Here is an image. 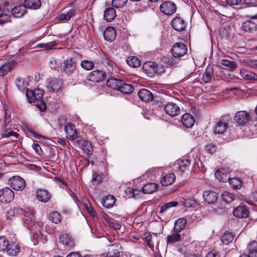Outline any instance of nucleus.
Segmentation results:
<instances>
[{
    "label": "nucleus",
    "mask_w": 257,
    "mask_h": 257,
    "mask_svg": "<svg viewBox=\"0 0 257 257\" xmlns=\"http://www.w3.org/2000/svg\"><path fill=\"white\" fill-rule=\"evenodd\" d=\"M43 90L38 88L33 90L26 89V96L28 98V101L30 103L34 102L39 101L37 104V106L40 108L41 111H44L46 109V106L44 103V101L42 100L43 96Z\"/></svg>",
    "instance_id": "1"
},
{
    "label": "nucleus",
    "mask_w": 257,
    "mask_h": 257,
    "mask_svg": "<svg viewBox=\"0 0 257 257\" xmlns=\"http://www.w3.org/2000/svg\"><path fill=\"white\" fill-rule=\"evenodd\" d=\"M144 72L149 77L155 75H161L165 71V67L163 65H158L153 61L145 62L143 66Z\"/></svg>",
    "instance_id": "2"
},
{
    "label": "nucleus",
    "mask_w": 257,
    "mask_h": 257,
    "mask_svg": "<svg viewBox=\"0 0 257 257\" xmlns=\"http://www.w3.org/2000/svg\"><path fill=\"white\" fill-rule=\"evenodd\" d=\"M63 72L68 76H72L73 74H77L78 77L82 76V74H78V70L77 68V62L76 60L70 57L63 62Z\"/></svg>",
    "instance_id": "3"
},
{
    "label": "nucleus",
    "mask_w": 257,
    "mask_h": 257,
    "mask_svg": "<svg viewBox=\"0 0 257 257\" xmlns=\"http://www.w3.org/2000/svg\"><path fill=\"white\" fill-rule=\"evenodd\" d=\"M231 120V117L229 114H225L222 116L216 124L214 128L215 133L222 134L225 132L228 127V124Z\"/></svg>",
    "instance_id": "4"
},
{
    "label": "nucleus",
    "mask_w": 257,
    "mask_h": 257,
    "mask_svg": "<svg viewBox=\"0 0 257 257\" xmlns=\"http://www.w3.org/2000/svg\"><path fill=\"white\" fill-rule=\"evenodd\" d=\"M251 119L249 113L245 110L237 111L234 117L235 122L239 126L245 125Z\"/></svg>",
    "instance_id": "5"
},
{
    "label": "nucleus",
    "mask_w": 257,
    "mask_h": 257,
    "mask_svg": "<svg viewBox=\"0 0 257 257\" xmlns=\"http://www.w3.org/2000/svg\"><path fill=\"white\" fill-rule=\"evenodd\" d=\"M171 53L174 58H179L184 56L187 52L186 46L183 43H175L171 48Z\"/></svg>",
    "instance_id": "6"
},
{
    "label": "nucleus",
    "mask_w": 257,
    "mask_h": 257,
    "mask_svg": "<svg viewBox=\"0 0 257 257\" xmlns=\"http://www.w3.org/2000/svg\"><path fill=\"white\" fill-rule=\"evenodd\" d=\"M9 184L12 188L16 191H22L26 186L24 179L18 176L11 177L9 180Z\"/></svg>",
    "instance_id": "7"
},
{
    "label": "nucleus",
    "mask_w": 257,
    "mask_h": 257,
    "mask_svg": "<svg viewBox=\"0 0 257 257\" xmlns=\"http://www.w3.org/2000/svg\"><path fill=\"white\" fill-rule=\"evenodd\" d=\"M10 123L6 124L5 126L4 122L2 123L1 136L2 138H11L13 141H15L18 139V134L13 131L12 126Z\"/></svg>",
    "instance_id": "8"
},
{
    "label": "nucleus",
    "mask_w": 257,
    "mask_h": 257,
    "mask_svg": "<svg viewBox=\"0 0 257 257\" xmlns=\"http://www.w3.org/2000/svg\"><path fill=\"white\" fill-rule=\"evenodd\" d=\"M24 224L29 230H36L37 224L32 211L26 212L24 215Z\"/></svg>",
    "instance_id": "9"
},
{
    "label": "nucleus",
    "mask_w": 257,
    "mask_h": 257,
    "mask_svg": "<svg viewBox=\"0 0 257 257\" xmlns=\"http://www.w3.org/2000/svg\"><path fill=\"white\" fill-rule=\"evenodd\" d=\"M14 192L9 187L0 189V201L3 203H10L14 199Z\"/></svg>",
    "instance_id": "10"
},
{
    "label": "nucleus",
    "mask_w": 257,
    "mask_h": 257,
    "mask_svg": "<svg viewBox=\"0 0 257 257\" xmlns=\"http://www.w3.org/2000/svg\"><path fill=\"white\" fill-rule=\"evenodd\" d=\"M160 10L165 15H171L176 12L177 6L172 1H166L160 5Z\"/></svg>",
    "instance_id": "11"
},
{
    "label": "nucleus",
    "mask_w": 257,
    "mask_h": 257,
    "mask_svg": "<svg viewBox=\"0 0 257 257\" xmlns=\"http://www.w3.org/2000/svg\"><path fill=\"white\" fill-rule=\"evenodd\" d=\"M107 76L106 72L96 70L90 72L87 76L88 80L92 82H99L104 80Z\"/></svg>",
    "instance_id": "12"
},
{
    "label": "nucleus",
    "mask_w": 257,
    "mask_h": 257,
    "mask_svg": "<svg viewBox=\"0 0 257 257\" xmlns=\"http://www.w3.org/2000/svg\"><path fill=\"white\" fill-rule=\"evenodd\" d=\"M164 109L166 113L172 117L179 115L180 112V107L173 102H169L166 104Z\"/></svg>",
    "instance_id": "13"
},
{
    "label": "nucleus",
    "mask_w": 257,
    "mask_h": 257,
    "mask_svg": "<svg viewBox=\"0 0 257 257\" xmlns=\"http://www.w3.org/2000/svg\"><path fill=\"white\" fill-rule=\"evenodd\" d=\"M186 25L187 24L184 20L179 16L174 18L171 22L172 28L178 32L184 30L186 27Z\"/></svg>",
    "instance_id": "14"
},
{
    "label": "nucleus",
    "mask_w": 257,
    "mask_h": 257,
    "mask_svg": "<svg viewBox=\"0 0 257 257\" xmlns=\"http://www.w3.org/2000/svg\"><path fill=\"white\" fill-rule=\"evenodd\" d=\"M203 197L204 201L208 204H214L218 198V194L212 190H206L204 191Z\"/></svg>",
    "instance_id": "15"
},
{
    "label": "nucleus",
    "mask_w": 257,
    "mask_h": 257,
    "mask_svg": "<svg viewBox=\"0 0 257 257\" xmlns=\"http://www.w3.org/2000/svg\"><path fill=\"white\" fill-rule=\"evenodd\" d=\"M59 242L63 245L65 249H70L74 245L73 239L67 233L61 235L59 237Z\"/></svg>",
    "instance_id": "16"
},
{
    "label": "nucleus",
    "mask_w": 257,
    "mask_h": 257,
    "mask_svg": "<svg viewBox=\"0 0 257 257\" xmlns=\"http://www.w3.org/2000/svg\"><path fill=\"white\" fill-rule=\"evenodd\" d=\"M101 63L107 70V72H106V74L110 75L113 73L115 64L112 61L104 55L101 58Z\"/></svg>",
    "instance_id": "17"
},
{
    "label": "nucleus",
    "mask_w": 257,
    "mask_h": 257,
    "mask_svg": "<svg viewBox=\"0 0 257 257\" xmlns=\"http://www.w3.org/2000/svg\"><path fill=\"white\" fill-rule=\"evenodd\" d=\"M36 195L37 199L43 202H48L51 198V193L47 190L40 189L36 192Z\"/></svg>",
    "instance_id": "18"
},
{
    "label": "nucleus",
    "mask_w": 257,
    "mask_h": 257,
    "mask_svg": "<svg viewBox=\"0 0 257 257\" xmlns=\"http://www.w3.org/2000/svg\"><path fill=\"white\" fill-rule=\"evenodd\" d=\"M242 29L245 32L252 33L257 30V24L252 20H247L242 24Z\"/></svg>",
    "instance_id": "19"
},
{
    "label": "nucleus",
    "mask_w": 257,
    "mask_h": 257,
    "mask_svg": "<svg viewBox=\"0 0 257 257\" xmlns=\"http://www.w3.org/2000/svg\"><path fill=\"white\" fill-rule=\"evenodd\" d=\"M139 98L145 102H149L154 99L153 94L149 90L147 89H142L138 93Z\"/></svg>",
    "instance_id": "20"
},
{
    "label": "nucleus",
    "mask_w": 257,
    "mask_h": 257,
    "mask_svg": "<svg viewBox=\"0 0 257 257\" xmlns=\"http://www.w3.org/2000/svg\"><path fill=\"white\" fill-rule=\"evenodd\" d=\"M120 246L118 243H114L108 246L107 252L108 257H119L120 255L119 249Z\"/></svg>",
    "instance_id": "21"
},
{
    "label": "nucleus",
    "mask_w": 257,
    "mask_h": 257,
    "mask_svg": "<svg viewBox=\"0 0 257 257\" xmlns=\"http://www.w3.org/2000/svg\"><path fill=\"white\" fill-rule=\"evenodd\" d=\"M233 214L238 218H245L248 215V211L245 206L240 205L234 209Z\"/></svg>",
    "instance_id": "22"
},
{
    "label": "nucleus",
    "mask_w": 257,
    "mask_h": 257,
    "mask_svg": "<svg viewBox=\"0 0 257 257\" xmlns=\"http://www.w3.org/2000/svg\"><path fill=\"white\" fill-rule=\"evenodd\" d=\"M181 122L185 127L190 128L194 125L195 120L191 114L186 113L182 116Z\"/></svg>",
    "instance_id": "23"
},
{
    "label": "nucleus",
    "mask_w": 257,
    "mask_h": 257,
    "mask_svg": "<svg viewBox=\"0 0 257 257\" xmlns=\"http://www.w3.org/2000/svg\"><path fill=\"white\" fill-rule=\"evenodd\" d=\"M116 34V30L112 27H108L103 32L104 38L109 42H111L115 39Z\"/></svg>",
    "instance_id": "24"
},
{
    "label": "nucleus",
    "mask_w": 257,
    "mask_h": 257,
    "mask_svg": "<svg viewBox=\"0 0 257 257\" xmlns=\"http://www.w3.org/2000/svg\"><path fill=\"white\" fill-rule=\"evenodd\" d=\"M26 9L25 4L18 5L12 10V14L16 18H21L27 13Z\"/></svg>",
    "instance_id": "25"
},
{
    "label": "nucleus",
    "mask_w": 257,
    "mask_h": 257,
    "mask_svg": "<svg viewBox=\"0 0 257 257\" xmlns=\"http://www.w3.org/2000/svg\"><path fill=\"white\" fill-rule=\"evenodd\" d=\"M6 251L9 254H15L16 252L11 251V247H10L9 241L6 237L0 236V251Z\"/></svg>",
    "instance_id": "26"
},
{
    "label": "nucleus",
    "mask_w": 257,
    "mask_h": 257,
    "mask_svg": "<svg viewBox=\"0 0 257 257\" xmlns=\"http://www.w3.org/2000/svg\"><path fill=\"white\" fill-rule=\"evenodd\" d=\"M122 80L114 78H110L106 81V85L112 89L119 90L121 85H122Z\"/></svg>",
    "instance_id": "27"
},
{
    "label": "nucleus",
    "mask_w": 257,
    "mask_h": 257,
    "mask_svg": "<svg viewBox=\"0 0 257 257\" xmlns=\"http://www.w3.org/2000/svg\"><path fill=\"white\" fill-rule=\"evenodd\" d=\"M176 180V176L174 173H170L164 176L161 180L162 186H167L172 184Z\"/></svg>",
    "instance_id": "28"
},
{
    "label": "nucleus",
    "mask_w": 257,
    "mask_h": 257,
    "mask_svg": "<svg viewBox=\"0 0 257 257\" xmlns=\"http://www.w3.org/2000/svg\"><path fill=\"white\" fill-rule=\"evenodd\" d=\"M241 76L247 80H257V75L250 71L242 69L240 71Z\"/></svg>",
    "instance_id": "29"
},
{
    "label": "nucleus",
    "mask_w": 257,
    "mask_h": 257,
    "mask_svg": "<svg viewBox=\"0 0 257 257\" xmlns=\"http://www.w3.org/2000/svg\"><path fill=\"white\" fill-rule=\"evenodd\" d=\"M158 188L157 184L154 183H147L142 187V191L144 194H152L155 192Z\"/></svg>",
    "instance_id": "30"
},
{
    "label": "nucleus",
    "mask_w": 257,
    "mask_h": 257,
    "mask_svg": "<svg viewBox=\"0 0 257 257\" xmlns=\"http://www.w3.org/2000/svg\"><path fill=\"white\" fill-rule=\"evenodd\" d=\"M187 220L184 218H180L176 220L173 230L174 232H181L185 227Z\"/></svg>",
    "instance_id": "31"
},
{
    "label": "nucleus",
    "mask_w": 257,
    "mask_h": 257,
    "mask_svg": "<svg viewBox=\"0 0 257 257\" xmlns=\"http://www.w3.org/2000/svg\"><path fill=\"white\" fill-rule=\"evenodd\" d=\"M213 77V69L212 66H208L202 77L203 81L205 83H209Z\"/></svg>",
    "instance_id": "32"
},
{
    "label": "nucleus",
    "mask_w": 257,
    "mask_h": 257,
    "mask_svg": "<svg viewBox=\"0 0 257 257\" xmlns=\"http://www.w3.org/2000/svg\"><path fill=\"white\" fill-rule=\"evenodd\" d=\"M234 239V234L230 231H226L221 237V240L223 244L228 245L232 242Z\"/></svg>",
    "instance_id": "33"
},
{
    "label": "nucleus",
    "mask_w": 257,
    "mask_h": 257,
    "mask_svg": "<svg viewBox=\"0 0 257 257\" xmlns=\"http://www.w3.org/2000/svg\"><path fill=\"white\" fill-rule=\"evenodd\" d=\"M104 19L107 22H111L116 17V12L114 8H108L106 9L103 15Z\"/></svg>",
    "instance_id": "34"
},
{
    "label": "nucleus",
    "mask_w": 257,
    "mask_h": 257,
    "mask_svg": "<svg viewBox=\"0 0 257 257\" xmlns=\"http://www.w3.org/2000/svg\"><path fill=\"white\" fill-rule=\"evenodd\" d=\"M62 85L60 80L55 78L51 81L47 86V88L50 91L54 92L59 89Z\"/></svg>",
    "instance_id": "35"
},
{
    "label": "nucleus",
    "mask_w": 257,
    "mask_h": 257,
    "mask_svg": "<svg viewBox=\"0 0 257 257\" xmlns=\"http://www.w3.org/2000/svg\"><path fill=\"white\" fill-rule=\"evenodd\" d=\"M15 64L14 62L11 61L5 63L0 67V76H4L10 71Z\"/></svg>",
    "instance_id": "36"
},
{
    "label": "nucleus",
    "mask_w": 257,
    "mask_h": 257,
    "mask_svg": "<svg viewBox=\"0 0 257 257\" xmlns=\"http://www.w3.org/2000/svg\"><path fill=\"white\" fill-rule=\"evenodd\" d=\"M24 4L26 8L36 10L41 7V2L40 0H25Z\"/></svg>",
    "instance_id": "37"
},
{
    "label": "nucleus",
    "mask_w": 257,
    "mask_h": 257,
    "mask_svg": "<svg viewBox=\"0 0 257 257\" xmlns=\"http://www.w3.org/2000/svg\"><path fill=\"white\" fill-rule=\"evenodd\" d=\"M181 235L178 232H174L172 234L168 235L167 237V244H171L175 243L180 240Z\"/></svg>",
    "instance_id": "38"
},
{
    "label": "nucleus",
    "mask_w": 257,
    "mask_h": 257,
    "mask_svg": "<svg viewBox=\"0 0 257 257\" xmlns=\"http://www.w3.org/2000/svg\"><path fill=\"white\" fill-rule=\"evenodd\" d=\"M247 250L251 257H257V241L250 242L247 245Z\"/></svg>",
    "instance_id": "39"
},
{
    "label": "nucleus",
    "mask_w": 257,
    "mask_h": 257,
    "mask_svg": "<svg viewBox=\"0 0 257 257\" xmlns=\"http://www.w3.org/2000/svg\"><path fill=\"white\" fill-rule=\"evenodd\" d=\"M65 131L66 134V138L70 140L74 139V136L77 133L72 124H67L65 127Z\"/></svg>",
    "instance_id": "40"
},
{
    "label": "nucleus",
    "mask_w": 257,
    "mask_h": 257,
    "mask_svg": "<svg viewBox=\"0 0 257 257\" xmlns=\"http://www.w3.org/2000/svg\"><path fill=\"white\" fill-rule=\"evenodd\" d=\"M115 201L116 199L113 195H109L106 196L102 203L104 207L109 208L114 205Z\"/></svg>",
    "instance_id": "41"
},
{
    "label": "nucleus",
    "mask_w": 257,
    "mask_h": 257,
    "mask_svg": "<svg viewBox=\"0 0 257 257\" xmlns=\"http://www.w3.org/2000/svg\"><path fill=\"white\" fill-rule=\"evenodd\" d=\"M48 218L51 222L56 224L59 223L62 219L61 215L57 211L49 213Z\"/></svg>",
    "instance_id": "42"
},
{
    "label": "nucleus",
    "mask_w": 257,
    "mask_h": 257,
    "mask_svg": "<svg viewBox=\"0 0 257 257\" xmlns=\"http://www.w3.org/2000/svg\"><path fill=\"white\" fill-rule=\"evenodd\" d=\"M127 64L132 67H138L141 65V61L136 56H129L126 60Z\"/></svg>",
    "instance_id": "43"
},
{
    "label": "nucleus",
    "mask_w": 257,
    "mask_h": 257,
    "mask_svg": "<svg viewBox=\"0 0 257 257\" xmlns=\"http://www.w3.org/2000/svg\"><path fill=\"white\" fill-rule=\"evenodd\" d=\"M215 176L220 182H226L230 179V175L219 170L215 173Z\"/></svg>",
    "instance_id": "44"
},
{
    "label": "nucleus",
    "mask_w": 257,
    "mask_h": 257,
    "mask_svg": "<svg viewBox=\"0 0 257 257\" xmlns=\"http://www.w3.org/2000/svg\"><path fill=\"white\" fill-rule=\"evenodd\" d=\"M172 57L169 55L164 56L162 59V61L166 63V67L168 66L177 67L178 63Z\"/></svg>",
    "instance_id": "45"
},
{
    "label": "nucleus",
    "mask_w": 257,
    "mask_h": 257,
    "mask_svg": "<svg viewBox=\"0 0 257 257\" xmlns=\"http://www.w3.org/2000/svg\"><path fill=\"white\" fill-rule=\"evenodd\" d=\"M134 90V88L131 84L125 83L122 81V85H121L118 91L124 94H130L133 92Z\"/></svg>",
    "instance_id": "46"
},
{
    "label": "nucleus",
    "mask_w": 257,
    "mask_h": 257,
    "mask_svg": "<svg viewBox=\"0 0 257 257\" xmlns=\"http://www.w3.org/2000/svg\"><path fill=\"white\" fill-rule=\"evenodd\" d=\"M178 205L177 201H171L165 203L160 208L159 213H164L167 212L171 207H176Z\"/></svg>",
    "instance_id": "47"
},
{
    "label": "nucleus",
    "mask_w": 257,
    "mask_h": 257,
    "mask_svg": "<svg viewBox=\"0 0 257 257\" xmlns=\"http://www.w3.org/2000/svg\"><path fill=\"white\" fill-rule=\"evenodd\" d=\"M15 83L18 89L21 91H24L28 85L27 82L24 79L20 77H18L16 79Z\"/></svg>",
    "instance_id": "48"
},
{
    "label": "nucleus",
    "mask_w": 257,
    "mask_h": 257,
    "mask_svg": "<svg viewBox=\"0 0 257 257\" xmlns=\"http://www.w3.org/2000/svg\"><path fill=\"white\" fill-rule=\"evenodd\" d=\"M80 65L85 70H91L94 68L95 64L91 60H83L81 62Z\"/></svg>",
    "instance_id": "49"
},
{
    "label": "nucleus",
    "mask_w": 257,
    "mask_h": 257,
    "mask_svg": "<svg viewBox=\"0 0 257 257\" xmlns=\"http://www.w3.org/2000/svg\"><path fill=\"white\" fill-rule=\"evenodd\" d=\"M178 164L179 170H180L181 172H184L189 168L190 165V160L188 159L181 160Z\"/></svg>",
    "instance_id": "50"
},
{
    "label": "nucleus",
    "mask_w": 257,
    "mask_h": 257,
    "mask_svg": "<svg viewBox=\"0 0 257 257\" xmlns=\"http://www.w3.org/2000/svg\"><path fill=\"white\" fill-rule=\"evenodd\" d=\"M75 10L74 9H71L67 13L61 14L59 16V19L61 21H69L72 17L75 15Z\"/></svg>",
    "instance_id": "51"
},
{
    "label": "nucleus",
    "mask_w": 257,
    "mask_h": 257,
    "mask_svg": "<svg viewBox=\"0 0 257 257\" xmlns=\"http://www.w3.org/2000/svg\"><path fill=\"white\" fill-rule=\"evenodd\" d=\"M221 64L224 66L228 67L231 70H234L237 67L235 62L233 61H230L226 59H222L220 61Z\"/></svg>",
    "instance_id": "52"
},
{
    "label": "nucleus",
    "mask_w": 257,
    "mask_h": 257,
    "mask_svg": "<svg viewBox=\"0 0 257 257\" xmlns=\"http://www.w3.org/2000/svg\"><path fill=\"white\" fill-rule=\"evenodd\" d=\"M82 148L83 151L87 154H91L93 152L92 144L89 142L84 141L82 145Z\"/></svg>",
    "instance_id": "53"
},
{
    "label": "nucleus",
    "mask_w": 257,
    "mask_h": 257,
    "mask_svg": "<svg viewBox=\"0 0 257 257\" xmlns=\"http://www.w3.org/2000/svg\"><path fill=\"white\" fill-rule=\"evenodd\" d=\"M228 181L229 184L236 189L239 188L242 185V181L237 178H230Z\"/></svg>",
    "instance_id": "54"
},
{
    "label": "nucleus",
    "mask_w": 257,
    "mask_h": 257,
    "mask_svg": "<svg viewBox=\"0 0 257 257\" xmlns=\"http://www.w3.org/2000/svg\"><path fill=\"white\" fill-rule=\"evenodd\" d=\"M58 44L55 41H52L47 43L40 44L39 45L40 48H45L47 50H50L54 48L57 46Z\"/></svg>",
    "instance_id": "55"
},
{
    "label": "nucleus",
    "mask_w": 257,
    "mask_h": 257,
    "mask_svg": "<svg viewBox=\"0 0 257 257\" xmlns=\"http://www.w3.org/2000/svg\"><path fill=\"white\" fill-rule=\"evenodd\" d=\"M102 181L101 176L96 172L93 173L92 177V182L93 185L97 186L100 184Z\"/></svg>",
    "instance_id": "56"
},
{
    "label": "nucleus",
    "mask_w": 257,
    "mask_h": 257,
    "mask_svg": "<svg viewBox=\"0 0 257 257\" xmlns=\"http://www.w3.org/2000/svg\"><path fill=\"white\" fill-rule=\"evenodd\" d=\"M10 21V16L8 14L5 13L4 11L0 14V25L4 24Z\"/></svg>",
    "instance_id": "57"
},
{
    "label": "nucleus",
    "mask_w": 257,
    "mask_h": 257,
    "mask_svg": "<svg viewBox=\"0 0 257 257\" xmlns=\"http://www.w3.org/2000/svg\"><path fill=\"white\" fill-rule=\"evenodd\" d=\"M217 149L216 145L213 143H210L205 146V150L206 152L210 154H213L214 153Z\"/></svg>",
    "instance_id": "58"
},
{
    "label": "nucleus",
    "mask_w": 257,
    "mask_h": 257,
    "mask_svg": "<svg viewBox=\"0 0 257 257\" xmlns=\"http://www.w3.org/2000/svg\"><path fill=\"white\" fill-rule=\"evenodd\" d=\"M127 0H112V6L113 7L118 8L125 6Z\"/></svg>",
    "instance_id": "59"
},
{
    "label": "nucleus",
    "mask_w": 257,
    "mask_h": 257,
    "mask_svg": "<svg viewBox=\"0 0 257 257\" xmlns=\"http://www.w3.org/2000/svg\"><path fill=\"white\" fill-rule=\"evenodd\" d=\"M5 108V117L3 122L5 123V124H8V123H10L11 119V110L8 108L4 107Z\"/></svg>",
    "instance_id": "60"
},
{
    "label": "nucleus",
    "mask_w": 257,
    "mask_h": 257,
    "mask_svg": "<svg viewBox=\"0 0 257 257\" xmlns=\"http://www.w3.org/2000/svg\"><path fill=\"white\" fill-rule=\"evenodd\" d=\"M222 198L223 200L226 203H230L234 200V196L227 192L224 193L222 195Z\"/></svg>",
    "instance_id": "61"
},
{
    "label": "nucleus",
    "mask_w": 257,
    "mask_h": 257,
    "mask_svg": "<svg viewBox=\"0 0 257 257\" xmlns=\"http://www.w3.org/2000/svg\"><path fill=\"white\" fill-rule=\"evenodd\" d=\"M152 235L149 234L147 235L145 237V241L147 243V244L151 248H153L154 246V243L152 240Z\"/></svg>",
    "instance_id": "62"
},
{
    "label": "nucleus",
    "mask_w": 257,
    "mask_h": 257,
    "mask_svg": "<svg viewBox=\"0 0 257 257\" xmlns=\"http://www.w3.org/2000/svg\"><path fill=\"white\" fill-rule=\"evenodd\" d=\"M126 195L129 198H135V193L134 191V188L128 187L125 190Z\"/></svg>",
    "instance_id": "63"
},
{
    "label": "nucleus",
    "mask_w": 257,
    "mask_h": 257,
    "mask_svg": "<svg viewBox=\"0 0 257 257\" xmlns=\"http://www.w3.org/2000/svg\"><path fill=\"white\" fill-rule=\"evenodd\" d=\"M247 64L249 67L257 69V60L249 59L247 62Z\"/></svg>",
    "instance_id": "64"
}]
</instances>
